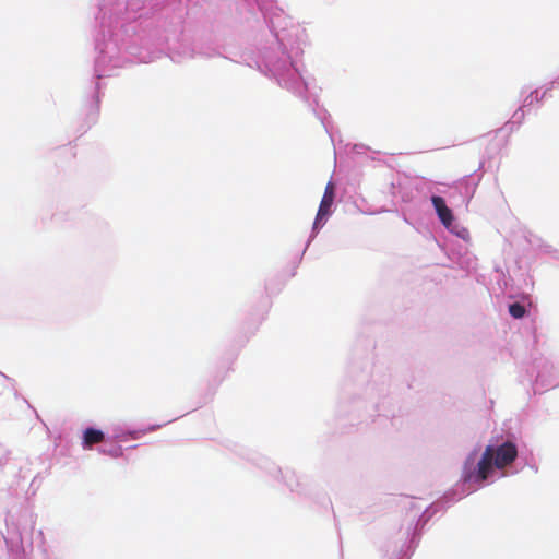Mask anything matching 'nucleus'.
Returning a JSON list of instances; mask_svg holds the SVG:
<instances>
[{"label":"nucleus","mask_w":559,"mask_h":559,"mask_svg":"<svg viewBox=\"0 0 559 559\" xmlns=\"http://www.w3.org/2000/svg\"><path fill=\"white\" fill-rule=\"evenodd\" d=\"M525 307L523 305H521L520 302H514V304H511L509 306V313L514 318V319H521L525 316Z\"/></svg>","instance_id":"obj_5"},{"label":"nucleus","mask_w":559,"mask_h":559,"mask_svg":"<svg viewBox=\"0 0 559 559\" xmlns=\"http://www.w3.org/2000/svg\"><path fill=\"white\" fill-rule=\"evenodd\" d=\"M334 198L335 186L332 181H329L328 185L325 186L324 193L318 209L313 228H318L324 224L323 219L330 215Z\"/></svg>","instance_id":"obj_2"},{"label":"nucleus","mask_w":559,"mask_h":559,"mask_svg":"<svg viewBox=\"0 0 559 559\" xmlns=\"http://www.w3.org/2000/svg\"><path fill=\"white\" fill-rule=\"evenodd\" d=\"M105 435L102 430L95 428H86L83 432V447L92 448L94 444L103 442Z\"/></svg>","instance_id":"obj_4"},{"label":"nucleus","mask_w":559,"mask_h":559,"mask_svg":"<svg viewBox=\"0 0 559 559\" xmlns=\"http://www.w3.org/2000/svg\"><path fill=\"white\" fill-rule=\"evenodd\" d=\"M431 202L441 223L445 227H449L453 222V214L452 211L447 206L443 198L433 195L431 198Z\"/></svg>","instance_id":"obj_3"},{"label":"nucleus","mask_w":559,"mask_h":559,"mask_svg":"<svg viewBox=\"0 0 559 559\" xmlns=\"http://www.w3.org/2000/svg\"><path fill=\"white\" fill-rule=\"evenodd\" d=\"M518 456V449L512 442H504L498 448L487 445L477 465L476 480L485 481L492 466L501 469L512 464Z\"/></svg>","instance_id":"obj_1"},{"label":"nucleus","mask_w":559,"mask_h":559,"mask_svg":"<svg viewBox=\"0 0 559 559\" xmlns=\"http://www.w3.org/2000/svg\"><path fill=\"white\" fill-rule=\"evenodd\" d=\"M103 452L108 453L109 455H111L114 457H118V456L122 455L121 447H116L114 450H110V451L103 450Z\"/></svg>","instance_id":"obj_6"}]
</instances>
